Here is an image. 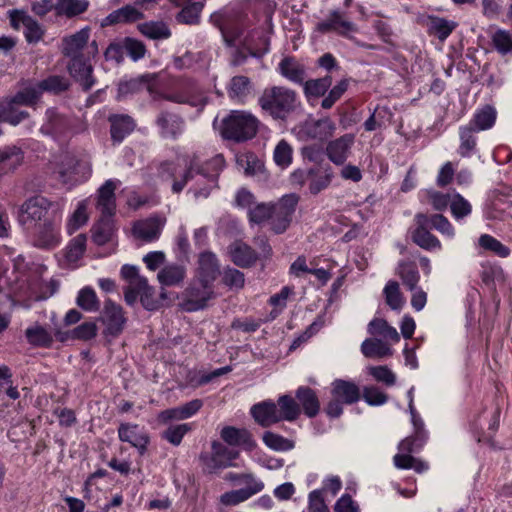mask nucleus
Returning <instances> with one entry per match:
<instances>
[{"instance_id":"obj_46","label":"nucleus","mask_w":512,"mask_h":512,"mask_svg":"<svg viewBox=\"0 0 512 512\" xmlns=\"http://www.w3.org/2000/svg\"><path fill=\"white\" fill-rule=\"evenodd\" d=\"M76 166L77 160L74 157L64 155L56 170L58 179L65 185H73Z\"/></svg>"},{"instance_id":"obj_44","label":"nucleus","mask_w":512,"mask_h":512,"mask_svg":"<svg viewBox=\"0 0 512 512\" xmlns=\"http://www.w3.org/2000/svg\"><path fill=\"white\" fill-rule=\"evenodd\" d=\"M457 24L453 21L440 17H429L428 32L435 35L439 40L444 41L456 28Z\"/></svg>"},{"instance_id":"obj_31","label":"nucleus","mask_w":512,"mask_h":512,"mask_svg":"<svg viewBox=\"0 0 512 512\" xmlns=\"http://www.w3.org/2000/svg\"><path fill=\"white\" fill-rule=\"evenodd\" d=\"M29 116L27 111L19 109V105L12 97L0 101V122L17 126Z\"/></svg>"},{"instance_id":"obj_56","label":"nucleus","mask_w":512,"mask_h":512,"mask_svg":"<svg viewBox=\"0 0 512 512\" xmlns=\"http://www.w3.org/2000/svg\"><path fill=\"white\" fill-rule=\"evenodd\" d=\"M191 430L192 427L188 423L170 425L165 431H163L162 438L173 446H179L183 437Z\"/></svg>"},{"instance_id":"obj_40","label":"nucleus","mask_w":512,"mask_h":512,"mask_svg":"<svg viewBox=\"0 0 512 512\" xmlns=\"http://www.w3.org/2000/svg\"><path fill=\"white\" fill-rule=\"evenodd\" d=\"M185 268L181 265L170 264L163 267L158 273V280L162 285L175 286L185 278Z\"/></svg>"},{"instance_id":"obj_54","label":"nucleus","mask_w":512,"mask_h":512,"mask_svg":"<svg viewBox=\"0 0 512 512\" xmlns=\"http://www.w3.org/2000/svg\"><path fill=\"white\" fill-rule=\"evenodd\" d=\"M478 242L483 249L491 251L501 258H506L510 255V249L489 234L481 235Z\"/></svg>"},{"instance_id":"obj_12","label":"nucleus","mask_w":512,"mask_h":512,"mask_svg":"<svg viewBox=\"0 0 512 512\" xmlns=\"http://www.w3.org/2000/svg\"><path fill=\"white\" fill-rule=\"evenodd\" d=\"M100 321L105 326V334L117 337L124 330L127 319L124 315L123 308L111 299H107L104 302Z\"/></svg>"},{"instance_id":"obj_38","label":"nucleus","mask_w":512,"mask_h":512,"mask_svg":"<svg viewBox=\"0 0 512 512\" xmlns=\"http://www.w3.org/2000/svg\"><path fill=\"white\" fill-rule=\"evenodd\" d=\"M36 84L41 95L44 92L57 95L67 91L70 87L69 79L62 75H50Z\"/></svg>"},{"instance_id":"obj_52","label":"nucleus","mask_w":512,"mask_h":512,"mask_svg":"<svg viewBox=\"0 0 512 512\" xmlns=\"http://www.w3.org/2000/svg\"><path fill=\"white\" fill-rule=\"evenodd\" d=\"M303 84L306 96L320 97L324 96L332 85V77L330 75H326L322 78L305 81Z\"/></svg>"},{"instance_id":"obj_22","label":"nucleus","mask_w":512,"mask_h":512,"mask_svg":"<svg viewBox=\"0 0 512 512\" xmlns=\"http://www.w3.org/2000/svg\"><path fill=\"white\" fill-rule=\"evenodd\" d=\"M108 121L110 123L111 139L114 144H120L136 127L134 119L127 114L110 115Z\"/></svg>"},{"instance_id":"obj_62","label":"nucleus","mask_w":512,"mask_h":512,"mask_svg":"<svg viewBox=\"0 0 512 512\" xmlns=\"http://www.w3.org/2000/svg\"><path fill=\"white\" fill-rule=\"evenodd\" d=\"M293 149L286 140H281L274 149V161L278 166L287 167L292 163Z\"/></svg>"},{"instance_id":"obj_49","label":"nucleus","mask_w":512,"mask_h":512,"mask_svg":"<svg viewBox=\"0 0 512 512\" xmlns=\"http://www.w3.org/2000/svg\"><path fill=\"white\" fill-rule=\"evenodd\" d=\"M14 102L19 106L34 107L41 99V94L37 84L29 85L19 90L14 96H12Z\"/></svg>"},{"instance_id":"obj_48","label":"nucleus","mask_w":512,"mask_h":512,"mask_svg":"<svg viewBox=\"0 0 512 512\" xmlns=\"http://www.w3.org/2000/svg\"><path fill=\"white\" fill-rule=\"evenodd\" d=\"M368 332L371 335H380L394 342H398L400 340L397 330L390 326L384 319H373L368 325Z\"/></svg>"},{"instance_id":"obj_25","label":"nucleus","mask_w":512,"mask_h":512,"mask_svg":"<svg viewBox=\"0 0 512 512\" xmlns=\"http://www.w3.org/2000/svg\"><path fill=\"white\" fill-rule=\"evenodd\" d=\"M221 438L231 446H242L245 450L251 451L256 443L251 433L246 429H239L233 426H226L221 430Z\"/></svg>"},{"instance_id":"obj_45","label":"nucleus","mask_w":512,"mask_h":512,"mask_svg":"<svg viewBox=\"0 0 512 512\" xmlns=\"http://www.w3.org/2000/svg\"><path fill=\"white\" fill-rule=\"evenodd\" d=\"M27 341L38 347H50L53 342L52 335L42 326L35 325L25 331Z\"/></svg>"},{"instance_id":"obj_30","label":"nucleus","mask_w":512,"mask_h":512,"mask_svg":"<svg viewBox=\"0 0 512 512\" xmlns=\"http://www.w3.org/2000/svg\"><path fill=\"white\" fill-rule=\"evenodd\" d=\"M116 183L113 180H107L99 189L97 197V208L102 215H114Z\"/></svg>"},{"instance_id":"obj_11","label":"nucleus","mask_w":512,"mask_h":512,"mask_svg":"<svg viewBox=\"0 0 512 512\" xmlns=\"http://www.w3.org/2000/svg\"><path fill=\"white\" fill-rule=\"evenodd\" d=\"M315 31L321 34L337 33L340 36L351 39L350 32H357V26L349 21L343 12L338 9L331 10L328 16L318 22Z\"/></svg>"},{"instance_id":"obj_14","label":"nucleus","mask_w":512,"mask_h":512,"mask_svg":"<svg viewBox=\"0 0 512 512\" xmlns=\"http://www.w3.org/2000/svg\"><path fill=\"white\" fill-rule=\"evenodd\" d=\"M72 126V120L69 117L58 112L56 108H48L40 132L53 138H59L65 136Z\"/></svg>"},{"instance_id":"obj_39","label":"nucleus","mask_w":512,"mask_h":512,"mask_svg":"<svg viewBox=\"0 0 512 512\" xmlns=\"http://www.w3.org/2000/svg\"><path fill=\"white\" fill-rule=\"evenodd\" d=\"M278 410L280 421H295L299 415L301 414V408L299 404L289 395H282L278 398L276 403Z\"/></svg>"},{"instance_id":"obj_6","label":"nucleus","mask_w":512,"mask_h":512,"mask_svg":"<svg viewBox=\"0 0 512 512\" xmlns=\"http://www.w3.org/2000/svg\"><path fill=\"white\" fill-rule=\"evenodd\" d=\"M60 224L61 213L44 222H38L36 225L32 226L33 245L45 250L57 247L61 241Z\"/></svg>"},{"instance_id":"obj_63","label":"nucleus","mask_w":512,"mask_h":512,"mask_svg":"<svg viewBox=\"0 0 512 512\" xmlns=\"http://www.w3.org/2000/svg\"><path fill=\"white\" fill-rule=\"evenodd\" d=\"M368 372L377 382H381L388 387L396 383V375L386 365L370 366Z\"/></svg>"},{"instance_id":"obj_26","label":"nucleus","mask_w":512,"mask_h":512,"mask_svg":"<svg viewBox=\"0 0 512 512\" xmlns=\"http://www.w3.org/2000/svg\"><path fill=\"white\" fill-rule=\"evenodd\" d=\"M331 395L344 404L351 405L360 399V389L354 382L336 379L332 382Z\"/></svg>"},{"instance_id":"obj_35","label":"nucleus","mask_w":512,"mask_h":512,"mask_svg":"<svg viewBox=\"0 0 512 512\" xmlns=\"http://www.w3.org/2000/svg\"><path fill=\"white\" fill-rule=\"evenodd\" d=\"M115 227L113 215H102L92 228V239L97 245H104L111 241Z\"/></svg>"},{"instance_id":"obj_10","label":"nucleus","mask_w":512,"mask_h":512,"mask_svg":"<svg viewBox=\"0 0 512 512\" xmlns=\"http://www.w3.org/2000/svg\"><path fill=\"white\" fill-rule=\"evenodd\" d=\"M336 130V124L328 117L306 121L300 126L299 138L303 141L323 143L330 139Z\"/></svg>"},{"instance_id":"obj_5","label":"nucleus","mask_w":512,"mask_h":512,"mask_svg":"<svg viewBox=\"0 0 512 512\" xmlns=\"http://www.w3.org/2000/svg\"><path fill=\"white\" fill-rule=\"evenodd\" d=\"M158 135L163 140L176 141L185 132L186 122L184 117L174 110L162 108L154 120Z\"/></svg>"},{"instance_id":"obj_59","label":"nucleus","mask_w":512,"mask_h":512,"mask_svg":"<svg viewBox=\"0 0 512 512\" xmlns=\"http://www.w3.org/2000/svg\"><path fill=\"white\" fill-rule=\"evenodd\" d=\"M86 249L85 235H78L73 238L66 248L65 257L68 262L73 263L78 261L84 254Z\"/></svg>"},{"instance_id":"obj_64","label":"nucleus","mask_w":512,"mask_h":512,"mask_svg":"<svg viewBox=\"0 0 512 512\" xmlns=\"http://www.w3.org/2000/svg\"><path fill=\"white\" fill-rule=\"evenodd\" d=\"M222 282L230 289H242L245 284L244 273L238 269L227 267L223 271Z\"/></svg>"},{"instance_id":"obj_57","label":"nucleus","mask_w":512,"mask_h":512,"mask_svg":"<svg viewBox=\"0 0 512 512\" xmlns=\"http://www.w3.org/2000/svg\"><path fill=\"white\" fill-rule=\"evenodd\" d=\"M477 132L472 126L460 127L459 135L461 144L459 146V154L463 157L469 156L475 149L476 139L474 133Z\"/></svg>"},{"instance_id":"obj_51","label":"nucleus","mask_w":512,"mask_h":512,"mask_svg":"<svg viewBox=\"0 0 512 512\" xmlns=\"http://www.w3.org/2000/svg\"><path fill=\"white\" fill-rule=\"evenodd\" d=\"M77 305L85 311L95 312L99 310L100 302L93 288H82L76 298Z\"/></svg>"},{"instance_id":"obj_37","label":"nucleus","mask_w":512,"mask_h":512,"mask_svg":"<svg viewBox=\"0 0 512 512\" xmlns=\"http://www.w3.org/2000/svg\"><path fill=\"white\" fill-rule=\"evenodd\" d=\"M121 276L128 282V285L124 288L125 302L129 306H133L135 286L140 280H146V278L139 274L136 266L128 264L122 266Z\"/></svg>"},{"instance_id":"obj_2","label":"nucleus","mask_w":512,"mask_h":512,"mask_svg":"<svg viewBox=\"0 0 512 512\" xmlns=\"http://www.w3.org/2000/svg\"><path fill=\"white\" fill-rule=\"evenodd\" d=\"M258 104L272 118L284 120L296 109L297 94L284 86L267 87L259 97Z\"/></svg>"},{"instance_id":"obj_13","label":"nucleus","mask_w":512,"mask_h":512,"mask_svg":"<svg viewBox=\"0 0 512 512\" xmlns=\"http://www.w3.org/2000/svg\"><path fill=\"white\" fill-rule=\"evenodd\" d=\"M414 221L416 227L411 232L413 242L424 250L441 249V242L429 231V217L424 213H417Z\"/></svg>"},{"instance_id":"obj_7","label":"nucleus","mask_w":512,"mask_h":512,"mask_svg":"<svg viewBox=\"0 0 512 512\" xmlns=\"http://www.w3.org/2000/svg\"><path fill=\"white\" fill-rule=\"evenodd\" d=\"M215 297L213 285L195 278L183 292L181 307L187 312L202 310L209 300Z\"/></svg>"},{"instance_id":"obj_42","label":"nucleus","mask_w":512,"mask_h":512,"mask_svg":"<svg viewBox=\"0 0 512 512\" xmlns=\"http://www.w3.org/2000/svg\"><path fill=\"white\" fill-rule=\"evenodd\" d=\"M139 31L147 38L153 40L168 39L171 31L162 21H149L138 26Z\"/></svg>"},{"instance_id":"obj_41","label":"nucleus","mask_w":512,"mask_h":512,"mask_svg":"<svg viewBox=\"0 0 512 512\" xmlns=\"http://www.w3.org/2000/svg\"><path fill=\"white\" fill-rule=\"evenodd\" d=\"M397 274L402 280V283L410 290L416 289L420 279L419 271L414 262L401 261L398 264Z\"/></svg>"},{"instance_id":"obj_23","label":"nucleus","mask_w":512,"mask_h":512,"mask_svg":"<svg viewBox=\"0 0 512 512\" xmlns=\"http://www.w3.org/2000/svg\"><path fill=\"white\" fill-rule=\"evenodd\" d=\"M250 412L255 422L262 427H270L280 422L278 407L276 403L271 400L262 401L253 405Z\"/></svg>"},{"instance_id":"obj_60","label":"nucleus","mask_w":512,"mask_h":512,"mask_svg":"<svg viewBox=\"0 0 512 512\" xmlns=\"http://www.w3.org/2000/svg\"><path fill=\"white\" fill-rule=\"evenodd\" d=\"M237 164L246 175H255L262 171L263 163L254 153H246L237 158Z\"/></svg>"},{"instance_id":"obj_58","label":"nucleus","mask_w":512,"mask_h":512,"mask_svg":"<svg viewBox=\"0 0 512 512\" xmlns=\"http://www.w3.org/2000/svg\"><path fill=\"white\" fill-rule=\"evenodd\" d=\"M262 439L266 446L276 451H289L294 448L292 440L271 431L264 432Z\"/></svg>"},{"instance_id":"obj_17","label":"nucleus","mask_w":512,"mask_h":512,"mask_svg":"<svg viewBox=\"0 0 512 512\" xmlns=\"http://www.w3.org/2000/svg\"><path fill=\"white\" fill-rule=\"evenodd\" d=\"M354 141L355 136L353 134H344L327 143L325 154L333 164L337 166L344 165L351 154V148Z\"/></svg>"},{"instance_id":"obj_4","label":"nucleus","mask_w":512,"mask_h":512,"mask_svg":"<svg viewBox=\"0 0 512 512\" xmlns=\"http://www.w3.org/2000/svg\"><path fill=\"white\" fill-rule=\"evenodd\" d=\"M60 213L59 203L42 195H36L25 200L19 207L17 218L20 225L30 229L38 222H44Z\"/></svg>"},{"instance_id":"obj_27","label":"nucleus","mask_w":512,"mask_h":512,"mask_svg":"<svg viewBox=\"0 0 512 512\" xmlns=\"http://www.w3.org/2000/svg\"><path fill=\"white\" fill-rule=\"evenodd\" d=\"M164 220L159 217L148 218L137 222L133 227L134 235L146 242H151L159 238L164 226Z\"/></svg>"},{"instance_id":"obj_28","label":"nucleus","mask_w":512,"mask_h":512,"mask_svg":"<svg viewBox=\"0 0 512 512\" xmlns=\"http://www.w3.org/2000/svg\"><path fill=\"white\" fill-rule=\"evenodd\" d=\"M143 18L144 14L137 8V5H125L107 15L102 21V26L132 23Z\"/></svg>"},{"instance_id":"obj_18","label":"nucleus","mask_w":512,"mask_h":512,"mask_svg":"<svg viewBox=\"0 0 512 512\" xmlns=\"http://www.w3.org/2000/svg\"><path fill=\"white\" fill-rule=\"evenodd\" d=\"M90 38V28L84 27L81 30L67 35L61 40V53L70 59L84 57L83 49Z\"/></svg>"},{"instance_id":"obj_43","label":"nucleus","mask_w":512,"mask_h":512,"mask_svg":"<svg viewBox=\"0 0 512 512\" xmlns=\"http://www.w3.org/2000/svg\"><path fill=\"white\" fill-rule=\"evenodd\" d=\"M361 352L367 358H384L392 354L390 347L380 339L364 340Z\"/></svg>"},{"instance_id":"obj_33","label":"nucleus","mask_w":512,"mask_h":512,"mask_svg":"<svg viewBox=\"0 0 512 512\" xmlns=\"http://www.w3.org/2000/svg\"><path fill=\"white\" fill-rule=\"evenodd\" d=\"M264 488L263 483H254L253 486L241 488L238 490H232L225 492L220 496V503L225 506H235L238 505L253 495L259 493Z\"/></svg>"},{"instance_id":"obj_55","label":"nucleus","mask_w":512,"mask_h":512,"mask_svg":"<svg viewBox=\"0 0 512 512\" xmlns=\"http://www.w3.org/2000/svg\"><path fill=\"white\" fill-rule=\"evenodd\" d=\"M387 305L393 309L398 310L404 304V298L399 289V284L396 281H389L383 291Z\"/></svg>"},{"instance_id":"obj_15","label":"nucleus","mask_w":512,"mask_h":512,"mask_svg":"<svg viewBox=\"0 0 512 512\" xmlns=\"http://www.w3.org/2000/svg\"><path fill=\"white\" fill-rule=\"evenodd\" d=\"M67 69L71 77L79 83L84 91H89L96 83L93 76V66L89 58L77 57L70 59Z\"/></svg>"},{"instance_id":"obj_8","label":"nucleus","mask_w":512,"mask_h":512,"mask_svg":"<svg viewBox=\"0 0 512 512\" xmlns=\"http://www.w3.org/2000/svg\"><path fill=\"white\" fill-rule=\"evenodd\" d=\"M298 202L299 196L291 193L284 195L278 202L273 203L270 225L275 234H282L288 229Z\"/></svg>"},{"instance_id":"obj_19","label":"nucleus","mask_w":512,"mask_h":512,"mask_svg":"<svg viewBox=\"0 0 512 512\" xmlns=\"http://www.w3.org/2000/svg\"><path fill=\"white\" fill-rule=\"evenodd\" d=\"M205 169L203 177L207 179L208 185L204 188H196L193 190L195 198L208 197L212 188L216 187L219 172L225 166V159L223 155L218 154L202 165Z\"/></svg>"},{"instance_id":"obj_24","label":"nucleus","mask_w":512,"mask_h":512,"mask_svg":"<svg viewBox=\"0 0 512 512\" xmlns=\"http://www.w3.org/2000/svg\"><path fill=\"white\" fill-rule=\"evenodd\" d=\"M24 150L17 145H5L0 147V172L10 173L23 164Z\"/></svg>"},{"instance_id":"obj_47","label":"nucleus","mask_w":512,"mask_h":512,"mask_svg":"<svg viewBox=\"0 0 512 512\" xmlns=\"http://www.w3.org/2000/svg\"><path fill=\"white\" fill-rule=\"evenodd\" d=\"M88 5L87 0H57L56 12L58 15L72 17L85 12Z\"/></svg>"},{"instance_id":"obj_29","label":"nucleus","mask_w":512,"mask_h":512,"mask_svg":"<svg viewBox=\"0 0 512 512\" xmlns=\"http://www.w3.org/2000/svg\"><path fill=\"white\" fill-rule=\"evenodd\" d=\"M300 408L309 418H314L320 411V401L316 392L307 386H300L295 393Z\"/></svg>"},{"instance_id":"obj_9","label":"nucleus","mask_w":512,"mask_h":512,"mask_svg":"<svg viewBox=\"0 0 512 512\" xmlns=\"http://www.w3.org/2000/svg\"><path fill=\"white\" fill-rule=\"evenodd\" d=\"M238 456V451L229 449L222 443L214 441L212 443V453H201L199 458L204 472L212 474L218 469L234 466L233 461Z\"/></svg>"},{"instance_id":"obj_32","label":"nucleus","mask_w":512,"mask_h":512,"mask_svg":"<svg viewBox=\"0 0 512 512\" xmlns=\"http://www.w3.org/2000/svg\"><path fill=\"white\" fill-rule=\"evenodd\" d=\"M138 297L142 306L148 311L157 310L161 306L160 301L156 298L154 287L148 284L147 279L140 280V282L136 284L133 305L136 303Z\"/></svg>"},{"instance_id":"obj_36","label":"nucleus","mask_w":512,"mask_h":512,"mask_svg":"<svg viewBox=\"0 0 512 512\" xmlns=\"http://www.w3.org/2000/svg\"><path fill=\"white\" fill-rule=\"evenodd\" d=\"M280 74L291 82L303 84L305 68L293 57H284L278 65Z\"/></svg>"},{"instance_id":"obj_53","label":"nucleus","mask_w":512,"mask_h":512,"mask_svg":"<svg viewBox=\"0 0 512 512\" xmlns=\"http://www.w3.org/2000/svg\"><path fill=\"white\" fill-rule=\"evenodd\" d=\"M202 9L203 4L201 2L188 4L176 15V20L181 24L196 25L200 21Z\"/></svg>"},{"instance_id":"obj_61","label":"nucleus","mask_w":512,"mask_h":512,"mask_svg":"<svg viewBox=\"0 0 512 512\" xmlns=\"http://www.w3.org/2000/svg\"><path fill=\"white\" fill-rule=\"evenodd\" d=\"M250 88V80L246 76H234L229 84L228 94L229 97L234 98H243L245 97Z\"/></svg>"},{"instance_id":"obj_16","label":"nucleus","mask_w":512,"mask_h":512,"mask_svg":"<svg viewBox=\"0 0 512 512\" xmlns=\"http://www.w3.org/2000/svg\"><path fill=\"white\" fill-rule=\"evenodd\" d=\"M120 441L127 442L136 448L140 455H144L150 442V437L144 428L137 424L121 423L118 427Z\"/></svg>"},{"instance_id":"obj_34","label":"nucleus","mask_w":512,"mask_h":512,"mask_svg":"<svg viewBox=\"0 0 512 512\" xmlns=\"http://www.w3.org/2000/svg\"><path fill=\"white\" fill-rule=\"evenodd\" d=\"M497 118V111L492 105H484L477 109L468 126H472L477 132L491 129Z\"/></svg>"},{"instance_id":"obj_20","label":"nucleus","mask_w":512,"mask_h":512,"mask_svg":"<svg viewBox=\"0 0 512 512\" xmlns=\"http://www.w3.org/2000/svg\"><path fill=\"white\" fill-rule=\"evenodd\" d=\"M220 274V265L216 255L212 252H203L199 255L196 278L203 283L215 282Z\"/></svg>"},{"instance_id":"obj_3","label":"nucleus","mask_w":512,"mask_h":512,"mask_svg":"<svg viewBox=\"0 0 512 512\" xmlns=\"http://www.w3.org/2000/svg\"><path fill=\"white\" fill-rule=\"evenodd\" d=\"M258 127L259 121L254 115L235 110L222 120L220 133L224 139L241 143L254 138Z\"/></svg>"},{"instance_id":"obj_1","label":"nucleus","mask_w":512,"mask_h":512,"mask_svg":"<svg viewBox=\"0 0 512 512\" xmlns=\"http://www.w3.org/2000/svg\"><path fill=\"white\" fill-rule=\"evenodd\" d=\"M249 0L236 2L210 15L209 21L217 27L228 46H232L238 39L248 21L247 7Z\"/></svg>"},{"instance_id":"obj_50","label":"nucleus","mask_w":512,"mask_h":512,"mask_svg":"<svg viewBox=\"0 0 512 512\" xmlns=\"http://www.w3.org/2000/svg\"><path fill=\"white\" fill-rule=\"evenodd\" d=\"M22 26L25 39L29 44H36L42 40L45 30L32 16H24Z\"/></svg>"},{"instance_id":"obj_21","label":"nucleus","mask_w":512,"mask_h":512,"mask_svg":"<svg viewBox=\"0 0 512 512\" xmlns=\"http://www.w3.org/2000/svg\"><path fill=\"white\" fill-rule=\"evenodd\" d=\"M231 261L238 267H252L258 260V253L248 244L241 240H236L228 247Z\"/></svg>"}]
</instances>
